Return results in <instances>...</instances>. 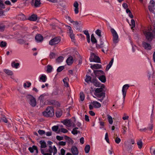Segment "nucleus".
Returning a JSON list of instances; mask_svg holds the SVG:
<instances>
[{
	"mask_svg": "<svg viewBox=\"0 0 155 155\" xmlns=\"http://www.w3.org/2000/svg\"><path fill=\"white\" fill-rule=\"evenodd\" d=\"M148 30V31L143 32L148 42L143 41L142 42V45L145 49L150 50L151 49V46L148 42L151 41L153 38H155V24L153 25L152 27L149 28Z\"/></svg>",
	"mask_w": 155,
	"mask_h": 155,
	"instance_id": "obj_1",
	"label": "nucleus"
},
{
	"mask_svg": "<svg viewBox=\"0 0 155 155\" xmlns=\"http://www.w3.org/2000/svg\"><path fill=\"white\" fill-rule=\"evenodd\" d=\"M43 115L46 117H51L54 116V110L52 107L47 108L43 112Z\"/></svg>",
	"mask_w": 155,
	"mask_h": 155,
	"instance_id": "obj_2",
	"label": "nucleus"
},
{
	"mask_svg": "<svg viewBox=\"0 0 155 155\" xmlns=\"http://www.w3.org/2000/svg\"><path fill=\"white\" fill-rule=\"evenodd\" d=\"M27 99L29 104L33 107H35L36 105L35 99L32 95H29L27 96Z\"/></svg>",
	"mask_w": 155,
	"mask_h": 155,
	"instance_id": "obj_3",
	"label": "nucleus"
},
{
	"mask_svg": "<svg viewBox=\"0 0 155 155\" xmlns=\"http://www.w3.org/2000/svg\"><path fill=\"white\" fill-rule=\"evenodd\" d=\"M110 31L113 37V43L116 44L119 41L118 34L115 30L113 28H111L110 30Z\"/></svg>",
	"mask_w": 155,
	"mask_h": 155,
	"instance_id": "obj_4",
	"label": "nucleus"
},
{
	"mask_svg": "<svg viewBox=\"0 0 155 155\" xmlns=\"http://www.w3.org/2000/svg\"><path fill=\"white\" fill-rule=\"evenodd\" d=\"M61 38L60 37H55L51 39L49 42L50 45L53 46L58 44L61 41Z\"/></svg>",
	"mask_w": 155,
	"mask_h": 155,
	"instance_id": "obj_5",
	"label": "nucleus"
},
{
	"mask_svg": "<svg viewBox=\"0 0 155 155\" xmlns=\"http://www.w3.org/2000/svg\"><path fill=\"white\" fill-rule=\"evenodd\" d=\"M90 60L91 62H100V58L96 56L94 53H91V56L90 58Z\"/></svg>",
	"mask_w": 155,
	"mask_h": 155,
	"instance_id": "obj_6",
	"label": "nucleus"
},
{
	"mask_svg": "<svg viewBox=\"0 0 155 155\" xmlns=\"http://www.w3.org/2000/svg\"><path fill=\"white\" fill-rule=\"evenodd\" d=\"M150 5L148 6L149 10L150 12L155 14L154 8L155 5V2L153 0H151L150 2Z\"/></svg>",
	"mask_w": 155,
	"mask_h": 155,
	"instance_id": "obj_7",
	"label": "nucleus"
},
{
	"mask_svg": "<svg viewBox=\"0 0 155 155\" xmlns=\"http://www.w3.org/2000/svg\"><path fill=\"white\" fill-rule=\"evenodd\" d=\"M67 27H68V32L70 36L72 41H73L75 40V37L74 35L73 34V31L70 26H68Z\"/></svg>",
	"mask_w": 155,
	"mask_h": 155,
	"instance_id": "obj_8",
	"label": "nucleus"
},
{
	"mask_svg": "<svg viewBox=\"0 0 155 155\" xmlns=\"http://www.w3.org/2000/svg\"><path fill=\"white\" fill-rule=\"evenodd\" d=\"M41 3L40 2V0H32L31 2V5L32 6H34L35 8L39 7Z\"/></svg>",
	"mask_w": 155,
	"mask_h": 155,
	"instance_id": "obj_9",
	"label": "nucleus"
},
{
	"mask_svg": "<svg viewBox=\"0 0 155 155\" xmlns=\"http://www.w3.org/2000/svg\"><path fill=\"white\" fill-rule=\"evenodd\" d=\"M129 86V84H126L124 85L122 87V92L124 99L126 95L127 90Z\"/></svg>",
	"mask_w": 155,
	"mask_h": 155,
	"instance_id": "obj_10",
	"label": "nucleus"
},
{
	"mask_svg": "<svg viewBox=\"0 0 155 155\" xmlns=\"http://www.w3.org/2000/svg\"><path fill=\"white\" fill-rule=\"evenodd\" d=\"M71 151L73 155H78L79 153L77 148L75 146L72 147Z\"/></svg>",
	"mask_w": 155,
	"mask_h": 155,
	"instance_id": "obj_11",
	"label": "nucleus"
},
{
	"mask_svg": "<svg viewBox=\"0 0 155 155\" xmlns=\"http://www.w3.org/2000/svg\"><path fill=\"white\" fill-rule=\"evenodd\" d=\"M62 123L68 127H70L72 125V124L70 120H64L62 121Z\"/></svg>",
	"mask_w": 155,
	"mask_h": 155,
	"instance_id": "obj_12",
	"label": "nucleus"
},
{
	"mask_svg": "<svg viewBox=\"0 0 155 155\" xmlns=\"http://www.w3.org/2000/svg\"><path fill=\"white\" fill-rule=\"evenodd\" d=\"M37 15L34 14L29 16L28 18V19L30 21H35L37 19Z\"/></svg>",
	"mask_w": 155,
	"mask_h": 155,
	"instance_id": "obj_13",
	"label": "nucleus"
},
{
	"mask_svg": "<svg viewBox=\"0 0 155 155\" xmlns=\"http://www.w3.org/2000/svg\"><path fill=\"white\" fill-rule=\"evenodd\" d=\"M74 6L75 7L74 11L75 14H77L79 12L78 4L77 2H75L74 4Z\"/></svg>",
	"mask_w": 155,
	"mask_h": 155,
	"instance_id": "obj_14",
	"label": "nucleus"
},
{
	"mask_svg": "<svg viewBox=\"0 0 155 155\" xmlns=\"http://www.w3.org/2000/svg\"><path fill=\"white\" fill-rule=\"evenodd\" d=\"M35 39L37 41L41 42L43 40V38L40 34H37L35 36Z\"/></svg>",
	"mask_w": 155,
	"mask_h": 155,
	"instance_id": "obj_15",
	"label": "nucleus"
},
{
	"mask_svg": "<svg viewBox=\"0 0 155 155\" xmlns=\"http://www.w3.org/2000/svg\"><path fill=\"white\" fill-rule=\"evenodd\" d=\"M46 96L47 95L45 94H42L40 96V97L38 98V99L40 101V103H43V102L44 101L46 98Z\"/></svg>",
	"mask_w": 155,
	"mask_h": 155,
	"instance_id": "obj_16",
	"label": "nucleus"
},
{
	"mask_svg": "<svg viewBox=\"0 0 155 155\" xmlns=\"http://www.w3.org/2000/svg\"><path fill=\"white\" fill-rule=\"evenodd\" d=\"M94 95L97 97L99 98H101L103 97V98H104L105 97V93L101 92L98 93H94Z\"/></svg>",
	"mask_w": 155,
	"mask_h": 155,
	"instance_id": "obj_17",
	"label": "nucleus"
},
{
	"mask_svg": "<svg viewBox=\"0 0 155 155\" xmlns=\"http://www.w3.org/2000/svg\"><path fill=\"white\" fill-rule=\"evenodd\" d=\"M73 59L72 57L71 56L68 57L66 61V62L69 65H71L73 63Z\"/></svg>",
	"mask_w": 155,
	"mask_h": 155,
	"instance_id": "obj_18",
	"label": "nucleus"
},
{
	"mask_svg": "<svg viewBox=\"0 0 155 155\" xmlns=\"http://www.w3.org/2000/svg\"><path fill=\"white\" fill-rule=\"evenodd\" d=\"M99 43L96 44V47L98 48H102L103 47L104 42L102 41L101 38H100Z\"/></svg>",
	"mask_w": 155,
	"mask_h": 155,
	"instance_id": "obj_19",
	"label": "nucleus"
},
{
	"mask_svg": "<svg viewBox=\"0 0 155 155\" xmlns=\"http://www.w3.org/2000/svg\"><path fill=\"white\" fill-rule=\"evenodd\" d=\"M91 68L92 69H100L101 68V65L98 64H94L91 65Z\"/></svg>",
	"mask_w": 155,
	"mask_h": 155,
	"instance_id": "obj_20",
	"label": "nucleus"
},
{
	"mask_svg": "<svg viewBox=\"0 0 155 155\" xmlns=\"http://www.w3.org/2000/svg\"><path fill=\"white\" fill-rule=\"evenodd\" d=\"M91 82L96 87H99L100 86L99 83L97 81L95 78H94L93 80H91Z\"/></svg>",
	"mask_w": 155,
	"mask_h": 155,
	"instance_id": "obj_21",
	"label": "nucleus"
},
{
	"mask_svg": "<svg viewBox=\"0 0 155 155\" xmlns=\"http://www.w3.org/2000/svg\"><path fill=\"white\" fill-rule=\"evenodd\" d=\"M124 144L125 146V147L127 150H129L132 149L133 147L132 146L127 142H126L124 143Z\"/></svg>",
	"mask_w": 155,
	"mask_h": 155,
	"instance_id": "obj_22",
	"label": "nucleus"
},
{
	"mask_svg": "<svg viewBox=\"0 0 155 155\" xmlns=\"http://www.w3.org/2000/svg\"><path fill=\"white\" fill-rule=\"evenodd\" d=\"M92 103L93 106L95 108H98L101 107V104L97 101H94Z\"/></svg>",
	"mask_w": 155,
	"mask_h": 155,
	"instance_id": "obj_23",
	"label": "nucleus"
},
{
	"mask_svg": "<svg viewBox=\"0 0 155 155\" xmlns=\"http://www.w3.org/2000/svg\"><path fill=\"white\" fill-rule=\"evenodd\" d=\"M39 143L41 145V149L45 148L47 147L46 143L44 140H41L39 142Z\"/></svg>",
	"mask_w": 155,
	"mask_h": 155,
	"instance_id": "obj_24",
	"label": "nucleus"
},
{
	"mask_svg": "<svg viewBox=\"0 0 155 155\" xmlns=\"http://www.w3.org/2000/svg\"><path fill=\"white\" fill-rule=\"evenodd\" d=\"M94 72L96 76H98V74H104L103 71L101 70H94Z\"/></svg>",
	"mask_w": 155,
	"mask_h": 155,
	"instance_id": "obj_25",
	"label": "nucleus"
},
{
	"mask_svg": "<svg viewBox=\"0 0 155 155\" xmlns=\"http://www.w3.org/2000/svg\"><path fill=\"white\" fill-rule=\"evenodd\" d=\"M68 80L69 79L68 78H65L63 80L64 86L67 87H69V84L68 82Z\"/></svg>",
	"mask_w": 155,
	"mask_h": 155,
	"instance_id": "obj_26",
	"label": "nucleus"
},
{
	"mask_svg": "<svg viewBox=\"0 0 155 155\" xmlns=\"http://www.w3.org/2000/svg\"><path fill=\"white\" fill-rule=\"evenodd\" d=\"M47 79L46 76L45 75H42L40 78V81H41L43 82H45Z\"/></svg>",
	"mask_w": 155,
	"mask_h": 155,
	"instance_id": "obj_27",
	"label": "nucleus"
},
{
	"mask_svg": "<svg viewBox=\"0 0 155 155\" xmlns=\"http://www.w3.org/2000/svg\"><path fill=\"white\" fill-rule=\"evenodd\" d=\"M104 86L103 87H102L100 88L96 89L95 90V93H98L102 92L103 90V88H104Z\"/></svg>",
	"mask_w": 155,
	"mask_h": 155,
	"instance_id": "obj_28",
	"label": "nucleus"
},
{
	"mask_svg": "<svg viewBox=\"0 0 155 155\" xmlns=\"http://www.w3.org/2000/svg\"><path fill=\"white\" fill-rule=\"evenodd\" d=\"M19 65V63H15V61H13L12 64L11 65L13 68H18V66Z\"/></svg>",
	"mask_w": 155,
	"mask_h": 155,
	"instance_id": "obj_29",
	"label": "nucleus"
},
{
	"mask_svg": "<svg viewBox=\"0 0 155 155\" xmlns=\"http://www.w3.org/2000/svg\"><path fill=\"white\" fill-rule=\"evenodd\" d=\"M68 132V130L64 128H61V129H59L58 131L57 132V133H59L60 132L63 133H67Z\"/></svg>",
	"mask_w": 155,
	"mask_h": 155,
	"instance_id": "obj_30",
	"label": "nucleus"
},
{
	"mask_svg": "<svg viewBox=\"0 0 155 155\" xmlns=\"http://www.w3.org/2000/svg\"><path fill=\"white\" fill-rule=\"evenodd\" d=\"M99 79L102 82L104 83L106 82V78L104 75H101L99 77Z\"/></svg>",
	"mask_w": 155,
	"mask_h": 155,
	"instance_id": "obj_31",
	"label": "nucleus"
},
{
	"mask_svg": "<svg viewBox=\"0 0 155 155\" xmlns=\"http://www.w3.org/2000/svg\"><path fill=\"white\" fill-rule=\"evenodd\" d=\"M4 71L9 75H11L13 74V73L12 72L8 69H5L4 70Z\"/></svg>",
	"mask_w": 155,
	"mask_h": 155,
	"instance_id": "obj_32",
	"label": "nucleus"
},
{
	"mask_svg": "<svg viewBox=\"0 0 155 155\" xmlns=\"http://www.w3.org/2000/svg\"><path fill=\"white\" fill-rule=\"evenodd\" d=\"M62 114V112L61 110H57L56 113V115L57 117H60Z\"/></svg>",
	"mask_w": 155,
	"mask_h": 155,
	"instance_id": "obj_33",
	"label": "nucleus"
},
{
	"mask_svg": "<svg viewBox=\"0 0 155 155\" xmlns=\"http://www.w3.org/2000/svg\"><path fill=\"white\" fill-rule=\"evenodd\" d=\"M64 60V57L62 56H60L56 59V62L60 63L62 62Z\"/></svg>",
	"mask_w": 155,
	"mask_h": 155,
	"instance_id": "obj_34",
	"label": "nucleus"
},
{
	"mask_svg": "<svg viewBox=\"0 0 155 155\" xmlns=\"http://www.w3.org/2000/svg\"><path fill=\"white\" fill-rule=\"evenodd\" d=\"M18 19L22 20H24L25 19V16L23 14H21L18 15Z\"/></svg>",
	"mask_w": 155,
	"mask_h": 155,
	"instance_id": "obj_35",
	"label": "nucleus"
},
{
	"mask_svg": "<svg viewBox=\"0 0 155 155\" xmlns=\"http://www.w3.org/2000/svg\"><path fill=\"white\" fill-rule=\"evenodd\" d=\"M91 41L92 43H97V41L95 38L94 37V35L93 34L91 35Z\"/></svg>",
	"mask_w": 155,
	"mask_h": 155,
	"instance_id": "obj_36",
	"label": "nucleus"
},
{
	"mask_svg": "<svg viewBox=\"0 0 155 155\" xmlns=\"http://www.w3.org/2000/svg\"><path fill=\"white\" fill-rule=\"evenodd\" d=\"M137 144L138 146V148L140 149H141L143 146V143L141 140H140L137 141Z\"/></svg>",
	"mask_w": 155,
	"mask_h": 155,
	"instance_id": "obj_37",
	"label": "nucleus"
},
{
	"mask_svg": "<svg viewBox=\"0 0 155 155\" xmlns=\"http://www.w3.org/2000/svg\"><path fill=\"white\" fill-rule=\"evenodd\" d=\"M5 8V5L3 1L0 0V10Z\"/></svg>",
	"mask_w": 155,
	"mask_h": 155,
	"instance_id": "obj_38",
	"label": "nucleus"
},
{
	"mask_svg": "<svg viewBox=\"0 0 155 155\" xmlns=\"http://www.w3.org/2000/svg\"><path fill=\"white\" fill-rule=\"evenodd\" d=\"M31 85V83L28 81L26 82V83L24 84L23 86L25 88L27 87L28 88Z\"/></svg>",
	"mask_w": 155,
	"mask_h": 155,
	"instance_id": "obj_39",
	"label": "nucleus"
},
{
	"mask_svg": "<svg viewBox=\"0 0 155 155\" xmlns=\"http://www.w3.org/2000/svg\"><path fill=\"white\" fill-rule=\"evenodd\" d=\"M41 153L43 155H52V152H49V153H45L44 151V150L43 149H40Z\"/></svg>",
	"mask_w": 155,
	"mask_h": 155,
	"instance_id": "obj_40",
	"label": "nucleus"
},
{
	"mask_svg": "<svg viewBox=\"0 0 155 155\" xmlns=\"http://www.w3.org/2000/svg\"><path fill=\"white\" fill-rule=\"evenodd\" d=\"M90 150V146L89 145H87L85 147L84 150L86 153H88Z\"/></svg>",
	"mask_w": 155,
	"mask_h": 155,
	"instance_id": "obj_41",
	"label": "nucleus"
},
{
	"mask_svg": "<svg viewBox=\"0 0 155 155\" xmlns=\"http://www.w3.org/2000/svg\"><path fill=\"white\" fill-rule=\"evenodd\" d=\"M47 72L48 73L51 72L52 70V66L50 65H48L47 66Z\"/></svg>",
	"mask_w": 155,
	"mask_h": 155,
	"instance_id": "obj_42",
	"label": "nucleus"
},
{
	"mask_svg": "<svg viewBox=\"0 0 155 155\" xmlns=\"http://www.w3.org/2000/svg\"><path fill=\"white\" fill-rule=\"evenodd\" d=\"M107 116L109 124H112L113 121L112 117L109 115H108Z\"/></svg>",
	"mask_w": 155,
	"mask_h": 155,
	"instance_id": "obj_43",
	"label": "nucleus"
},
{
	"mask_svg": "<svg viewBox=\"0 0 155 155\" xmlns=\"http://www.w3.org/2000/svg\"><path fill=\"white\" fill-rule=\"evenodd\" d=\"M58 126H54L52 127V130L54 132H57L59 130Z\"/></svg>",
	"mask_w": 155,
	"mask_h": 155,
	"instance_id": "obj_44",
	"label": "nucleus"
},
{
	"mask_svg": "<svg viewBox=\"0 0 155 155\" xmlns=\"http://www.w3.org/2000/svg\"><path fill=\"white\" fill-rule=\"evenodd\" d=\"M131 24H130V25L131 26V29H132L135 27V22L134 19H132L131 20Z\"/></svg>",
	"mask_w": 155,
	"mask_h": 155,
	"instance_id": "obj_45",
	"label": "nucleus"
},
{
	"mask_svg": "<svg viewBox=\"0 0 155 155\" xmlns=\"http://www.w3.org/2000/svg\"><path fill=\"white\" fill-rule=\"evenodd\" d=\"M80 99L81 101H83L84 99V95L83 93L81 92L80 93Z\"/></svg>",
	"mask_w": 155,
	"mask_h": 155,
	"instance_id": "obj_46",
	"label": "nucleus"
},
{
	"mask_svg": "<svg viewBox=\"0 0 155 155\" xmlns=\"http://www.w3.org/2000/svg\"><path fill=\"white\" fill-rule=\"evenodd\" d=\"M101 31L99 29H97L95 31L96 34L100 38L101 37Z\"/></svg>",
	"mask_w": 155,
	"mask_h": 155,
	"instance_id": "obj_47",
	"label": "nucleus"
},
{
	"mask_svg": "<svg viewBox=\"0 0 155 155\" xmlns=\"http://www.w3.org/2000/svg\"><path fill=\"white\" fill-rule=\"evenodd\" d=\"M91 77L90 76L86 75V78L85 79V81L87 83H88L89 81L91 82Z\"/></svg>",
	"mask_w": 155,
	"mask_h": 155,
	"instance_id": "obj_48",
	"label": "nucleus"
},
{
	"mask_svg": "<svg viewBox=\"0 0 155 155\" xmlns=\"http://www.w3.org/2000/svg\"><path fill=\"white\" fill-rule=\"evenodd\" d=\"M7 43L5 42L2 41L0 43V46L1 47H4L6 46Z\"/></svg>",
	"mask_w": 155,
	"mask_h": 155,
	"instance_id": "obj_49",
	"label": "nucleus"
},
{
	"mask_svg": "<svg viewBox=\"0 0 155 155\" xmlns=\"http://www.w3.org/2000/svg\"><path fill=\"white\" fill-rule=\"evenodd\" d=\"M64 66H61L59 67L57 69V71L58 72L61 71L62 70L64 69Z\"/></svg>",
	"mask_w": 155,
	"mask_h": 155,
	"instance_id": "obj_50",
	"label": "nucleus"
},
{
	"mask_svg": "<svg viewBox=\"0 0 155 155\" xmlns=\"http://www.w3.org/2000/svg\"><path fill=\"white\" fill-rule=\"evenodd\" d=\"M55 54L53 52L51 53L49 55V57L51 59H52L55 58Z\"/></svg>",
	"mask_w": 155,
	"mask_h": 155,
	"instance_id": "obj_51",
	"label": "nucleus"
},
{
	"mask_svg": "<svg viewBox=\"0 0 155 155\" xmlns=\"http://www.w3.org/2000/svg\"><path fill=\"white\" fill-rule=\"evenodd\" d=\"M114 138L115 139V142L117 144L119 143L121 141L120 139L117 137L116 138H115V137H114Z\"/></svg>",
	"mask_w": 155,
	"mask_h": 155,
	"instance_id": "obj_52",
	"label": "nucleus"
},
{
	"mask_svg": "<svg viewBox=\"0 0 155 155\" xmlns=\"http://www.w3.org/2000/svg\"><path fill=\"white\" fill-rule=\"evenodd\" d=\"M78 132H79L77 130H75L73 129L71 132V133L74 135H76L78 134Z\"/></svg>",
	"mask_w": 155,
	"mask_h": 155,
	"instance_id": "obj_53",
	"label": "nucleus"
},
{
	"mask_svg": "<svg viewBox=\"0 0 155 155\" xmlns=\"http://www.w3.org/2000/svg\"><path fill=\"white\" fill-rule=\"evenodd\" d=\"M38 132L40 135H41L44 134L45 133L44 130L40 129L38 130Z\"/></svg>",
	"mask_w": 155,
	"mask_h": 155,
	"instance_id": "obj_54",
	"label": "nucleus"
},
{
	"mask_svg": "<svg viewBox=\"0 0 155 155\" xmlns=\"http://www.w3.org/2000/svg\"><path fill=\"white\" fill-rule=\"evenodd\" d=\"M105 139L108 143H109V139L108 137V135L107 133H106L105 135Z\"/></svg>",
	"mask_w": 155,
	"mask_h": 155,
	"instance_id": "obj_55",
	"label": "nucleus"
},
{
	"mask_svg": "<svg viewBox=\"0 0 155 155\" xmlns=\"http://www.w3.org/2000/svg\"><path fill=\"white\" fill-rule=\"evenodd\" d=\"M130 144H134L135 143L134 140L133 139H130V140L127 141Z\"/></svg>",
	"mask_w": 155,
	"mask_h": 155,
	"instance_id": "obj_56",
	"label": "nucleus"
},
{
	"mask_svg": "<svg viewBox=\"0 0 155 155\" xmlns=\"http://www.w3.org/2000/svg\"><path fill=\"white\" fill-rule=\"evenodd\" d=\"M18 43L20 44H23L25 43V41L23 40L20 39L18 40Z\"/></svg>",
	"mask_w": 155,
	"mask_h": 155,
	"instance_id": "obj_57",
	"label": "nucleus"
},
{
	"mask_svg": "<svg viewBox=\"0 0 155 155\" xmlns=\"http://www.w3.org/2000/svg\"><path fill=\"white\" fill-rule=\"evenodd\" d=\"M53 149L54 150L53 155H55L57 153V150L56 147L54 146L53 147Z\"/></svg>",
	"mask_w": 155,
	"mask_h": 155,
	"instance_id": "obj_58",
	"label": "nucleus"
},
{
	"mask_svg": "<svg viewBox=\"0 0 155 155\" xmlns=\"http://www.w3.org/2000/svg\"><path fill=\"white\" fill-rule=\"evenodd\" d=\"M56 139L58 140H63V137H61L59 136H57L56 137Z\"/></svg>",
	"mask_w": 155,
	"mask_h": 155,
	"instance_id": "obj_59",
	"label": "nucleus"
},
{
	"mask_svg": "<svg viewBox=\"0 0 155 155\" xmlns=\"http://www.w3.org/2000/svg\"><path fill=\"white\" fill-rule=\"evenodd\" d=\"M66 142L61 141L59 143V145L61 146H64L66 145Z\"/></svg>",
	"mask_w": 155,
	"mask_h": 155,
	"instance_id": "obj_60",
	"label": "nucleus"
},
{
	"mask_svg": "<svg viewBox=\"0 0 155 155\" xmlns=\"http://www.w3.org/2000/svg\"><path fill=\"white\" fill-rule=\"evenodd\" d=\"M65 153V150L63 149H62L61 150V155H64Z\"/></svg>",
	"mask_w": 155,
	"mask_h": 155,
	"instance_id": "obj_61",
	"label": "nucleus"
},
{
	"mask_svg": "<svg viewBox=\"0 0 155 155\" xmlns=\"http://www.w3.org/2000/svg\"><path fill=\"white\" fill-rule=\"evenodd\" d=\"M28 150L30 151L31 153H33L34 152V150L33 147V146H32V147H29L28 148Z\"/></svg>",
	"mask_w": 155,
	"mask_h": 155,
	"instance_id": "obj_62",
	"label": "nucleus"
},
{
	"mask_svg": "<svg viewBox=\"0 0 155 155\" xmlns=\"http://www.w3.org/2000/svg\"><path fill=\"white\" fill-rule=\"evenodd\" d=\"M108 100L107 99H106L105 100H104L103 103H102V104L104 105H105L107 104L108 103Z\"/></svg>",
	"mask_w": 155,
	"mask_h": 155,
	"instance_id": "obj_63",
	"label": "nucleus"
},
{
	"mask_svg": "<svg viewBox=\"0 0 155 155\" xmlns=\"http://www.w3.org/2000/svg\"><path fill=\"white\" fill-rule=\"evenodd\" d=\"M83 32L84 34L86 35V36L89 35L88 31L87 30H85Z\"/></svg>",
	"mask_w": 155,
	"mask_h": 155,
	"instance_id": "obj_64",
	"label": "nucleus"
}]
</instances>
